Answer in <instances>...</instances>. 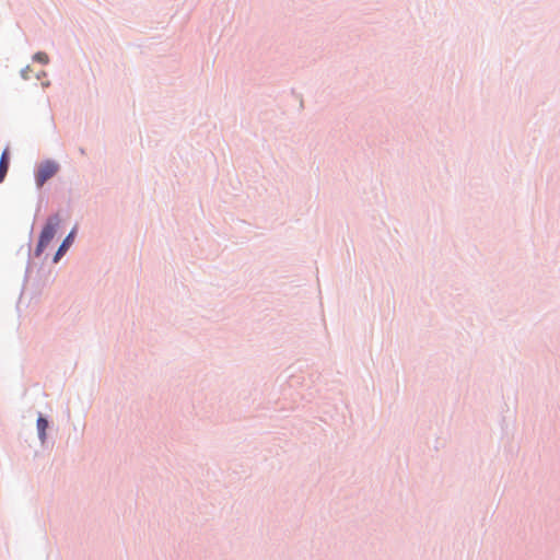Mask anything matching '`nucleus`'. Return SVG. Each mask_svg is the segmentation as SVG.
I'll use <instances>...</instances> for the list:
<instances>
[{
	"label": "nucleus",
	"mask_w": 560,
	"mask_h": 560,
	"mask_svg": "<svg viewBox=\"0 0 560 560\" xmlns=\"http://www.w3.org/2000/svg\"><path fill=\"white\" fill-rule=\"evenodd\" d=\"M73 235H74V232L72 231L62 242V244L60 245V247L58 248L57 253H56V256H55V261H57L66 252L67 249L69 248V246L71 245L72 243V240H73Z\"/></svg>",
	"instance_id": "nucleus-3"
},
{
	"label": "nucleus",
	"mask_w": 560,
	"mask_h": 560,
	"mask_svg": "<svg viewBox=\"0 0 560 560\" xmlns=\"http://www.w3.org/2000/svg\"><path fill=\"white\" fill-rule=\"evenodd\" d=\"M9 168V155L5 149L0 159V183L4 179Z\"/></svg>",
	"instance_id": "nucleus-4"
},
{
	"label": "nucleus",
	"mask_w": 560,
	"mask_h": 560,
	"mask_svg": "<svg viewBox=\"0 0 560 560\" xmlns=\"http://www.w3.org/2000/svg\"><path fill=\"white\" fill-rule=\"evenodd\" d=\"M61 220L59 218V215H52L50 217L42 233H40V236H39V241H38V244H37V247H36V254L39 255L50 243V241L54 238L56 232H57V229L59 228V224H60Z\"/></svg>",
	"instance_id": "nucleus-1"
},
{
	"label": "nucleus",
	"mask_w": 560,
	"mask_h": 560,
	"mask_svg": "<svg viewBox=\"0 0 560 560\" xmlns=\"http://www.w3.org/2000/svg\"><path fill=\"white\" fill-rule=\"evenodd\" d=\"M58 171V165L54 162L47 161L43 163L36 173V184L38 187L43 186L46 180L51 178Z\"/></svg>",
	"instance_id": "nucleus-2"
},
{
	"label": "nucleus",
	"mask_w": 560,
	"mask_h": 560,
	"mask_svg": "<svg viewBox=\"0 0 560 560\" xmlns=\"http://www.w3.org/2000/svg\"><path fill=\"white\" fill-rule=\"evenodd\" d=\"M34 59L42 62L47 63L48 62V56L45 52H37L34 56Z\"/></svg>",
	"instance_id": "nucleus-6"
},
{
	"label": "nucleus",
	"mask_w": 560,
	"mask_h": 560,
	"mask_svg": "<svg viewBox=\"0 0 560 560\" xmlns=\"http://www.w3.org/2000/svg\"><path fill=\"white\" fill-rule=\"evenodd\" d=\"M48 428V421L44 417L39 416L37 419V431L42 441L45 440L46 429Z\"/></svg>",
	"instance_id": "nucleus-5"
}]
</instances>
